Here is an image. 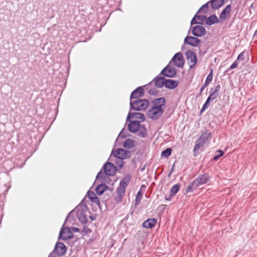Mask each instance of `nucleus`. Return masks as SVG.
<instances>
[{
    "instance_id": "obj_1",
    "label": "nucleus",
    "mask_w": 257,
    "mask_h": 257,
    "mask_svg": "<svg viewBox=\"0 0 257 257\" xmlns=\"http://www.w3.org/2000/svg\"><path fill=\"white\" fill-rule=\"evenodd\" d=\"M166 99L164 97L156 99L153 106L148 111V116L153 120L158 119L163 114L165 105Z\"/></svg>"
},
{
    "instance_id": "obj_2",
    "label": "nucleus",
    "mask_w": 257,
    "mask_h": 257,
    "mask_svg": "<svg viewBox=\"0 0 257 257\" xmlns=\"http://www.w3.org/2000/svg\"><path fill=\"white\" fill-rule=\"evenodd\" d=\"M128 129L132 133H137V135L141 138H145L148 135L145 125L141 124L138 120L131 121L128 124Z\"/></svg>"
},
{
    "instance_id": "obj_3",
    "label": "nucleus",
    "mask_w": 257,
    "mask_h": 257,
    "mask_svg": "<svg viewBox=\"0 0 257 257\" xmlns=\"http://www.w3.org/2000/svg\"><path fill=\"white\" fill-rule=\"evenodd\" d=\"M149 105V102L147 99H138L130 102L131 109L139 111L147 109Z\"/></svg>"
},
{
    "instance_id": "obj_4",
    "label": "nucleus",
    "mask_w": 257,
    "mask_h": 257,
    "mask_svg": "<svg viewBox=\"0 0 257 257\" xmlns=\"http://www.w3.org/2000/svg\"><path fill=\"white\" fill-rule=\"evenodd\" d=\"M220 89V86L219 85H217L214 90L213 89H211L210 90V94L208 97L207 98L205 103L203 105L201 109V112H202L205 110H206L210 105V102L213 101L215 99H216L218 96V91Z\"/></svg>"
},
{
    "instance_id": "obj_5",
    "label": "nucleus",
    "mask_w": 257,
    "mask_h": 257,
    "mask_svg": "<svg viewBox=\"0 0 257 257\" xmlns=\"http://www.w3.org/2000/svg\"><path fill=\"white\" fill-rule=\"evenodd\" d=\"M131 154V152L129 151L123 149H117L112 150L111 155L117 159L124 160L129 158Z\"/></svg>"
},
{
    "instance_id": "obj_6",
    "label": "nucleus",
    "mask_w": 257,
    "mask_h": 257,
    "mask_svg": "<svg viewBox=\"0 0 257 257\" xmlns=\"http://www.w3.org/2000/svg\"><path fill=\"white\" fill-rule=\"evenodd\" d=\"M186 59L189 61L190 68H193L197 62V56L195 53L191 50H188L186 52Z\"/></svg>"
},
{
    "instance_id": "obj_7",
    "label": "nucleus",
    "mask_w": 257,
    "mask_h": 257,
    "mask_svg": "<svg viewBox=\"0 0 257 257\" xmlns=\"http://www.w3.org/2000/svg\"><path fill=\"white\" fill-rule=\"evenodd\" d=\"M210 177L208 174H204L199 175L194 180V185L196 187H199L200 186L206 184L209 182Z\"/></svg>"
},
{
    "instance_id": "obj_8",
    "label": "nucleus",
    "mask_w": 257,
    "mask_h": 257,
    "mask_svg": "<svg viewBox=\"0 0 257 257\" xmlns=\"http://www.w3.org/2000/svg\"><path fill=\"white\" fill-rule=\"evenodd\" d=\"M105 173L109 176L114 175L116 171L117 168L110 162H107L103 167Z\"/></svg>"
},
{
    "instance_id": "obj_9",
    "label": "nucleus",
    "mask_w": 257,
    "mask_h": 257,
    "mask_svg": "<svg viewBox=\"0 0 257 257\" xmlns=\"http://www.w3.org/2000/svg\"><path fill=\"white\" fill-rule=\"evenodd\" d=\"M66 251V247L65 245L62 242H58L55 245L53 253L58 256H62L65 253Z\"/></svg>"
},
{
    "instance_id": "obj_10",
    "label": "nucleus",
    "mask_w": 257,
    "mask_h": 257,
    "mask_svg": "<svg viewBox=\"0 0 257 257\" xmlns=\"http://www.w3.org/2000/svg\"><path fill=\"white\" fill-rule=\"evenodd\" d=\"M206 32L205 28L201 25L196 26L192 29V34L195 37H202L205 35Z\"/></svg>"
},
{
    "instance_id": "obj_11",
    "label": "nucleus",
    "mask_w": 257,
    "mask_h": 257,
    "mask_svg": "<svg viewBox=\"0 0 257 257\" xmlns=\"http://www.w3.org/2000/svg\"><path fill=\"white\" fill-rule=\"evenodd\" d=\"M132 179V175L130 174H126L121 180L118 188L125 191L126 187L128 185Z\"/></svg>"
},
{
    "instance_id": "obj_12",
    "label": "nucleus",
    "mask_w": 257,
    "mask_h": 257,
    "mask_svg": "<svg viewBox=\"0 0 257 257\" xmlns=\"http://www.w3.org/2000/svg\"><path fill=\"white\" fill-rule=\"evenodd\" d=\"M171 61H173L175 65L178 67H181L184 65L183 57L181 52L176 53L174 56Z\"/></svg>"
},
{
    "instance_id": "obj_13",
    "label": "nucleus",
    "mask_w": 257,
    "mask_h": 257,
    "mask_svg": "<svg viewBox=\"0 0 257 257\" xmlns=\"http://www.w3.org/2000/svg\"><path fill=\"white\" fill-rule=\"evenodd\" d=\"M200 42V40L198 38L192 36H187L184 39L185 43L193 47L198 46Z\"/></svg>"
},
{
    "instance_id": "obj_14",
    "label": "nucleus",
    "mask_w": 257,
    "mask_h": 257,
    "mask_svg": "<svg viewBox=\"0 0 257 257\" xmlns=\"http://www.w3.org/2000/svg\"><path fill=\"white\" fill-rule=\"evenodd\" d=\"M144 94V89L142 87H138L134 90L130 96V100L132 101V99H138L143 96Z\"/></svg>"
},
{
    "instance_id": "obj_15",
    "label": "nucleus",
    "mask_w": 257,
    "mask_h": 257,
    "mask_svg": "<svg viewBox=\"0 0 257 257\" xmlns=\"http://www.w3.org/2000/svg\"><path fill=\"white\" fill-rule=\"evenodd\" d=\"M87 210L83 209L78 208L76 211L77 216L82 223H85L87 221Z\"/></svg>"
},
{
    "instance_id": "obj_16",
    "label": "nucleus",
    "mask_w": 257,
    "mask_h": 257,
    "mask_svg": "<svg viewBox=\"0 0 257 257\" xmlns=\"http://www.w3.org/2000/svg\"><path fill=\"white\" fill-rule=\"evenodd\" d=\"M176 70L174 68L171 67L167 65L161 71V74L168 77H174L176 74Z\"/></svg>"
},
{
    "instance_id": "obj_17",
    "label": "nucleus",
    "mask_w": 257,
    "mask_h": 257,
    "mask_svg": "<svg viewBox=\"0 0 257 257\" xmlns=\"http://www.w3.org/2000/svg\"><path fill=\"white\" fill-rule=\"evenodd\" d=\"M72 234L69 228H62L59 234V237L63 240H67L72 237Z\"/></svg>"
},
{
    "instance_id": "obj_18",
    "label": "nucleus",
    "mask_w": 257,
    "mask_h": 257,
    "mask_svg": "<svg viewBox=\"0 0 257 257\" xmlns=\"http://www.w3.org/2000/svg\"><path fill=\"white\" fill-rule=\"evenodd\" d=\"M135 118L140 120V122L144 121L145 119V115L140 112H132L129 113L126 120H128L130 118Z\"/></svg>"
},
{
    "instance_id": "obj_19",
    "label": "nucleus",
    "mask_w": 257,
    "mask_h": 257,
    "mask_svg": "<svg viewBox=\"0 0 257 257\" xmlns=\"http://www.w3.org/2000/svg\"><path fill=\"white\" fill-rule=\"evenodd\" d=\"M87 197L92 203L99 205V200L93 191H88L87 193Z\"/></svg>"
},
{
    "instance_id": "obj_20",
    "label": "nucleus",
    "mask_w": 257,
    "mask_h": 257,
    "mask_svg": "<svg viewBox=\"0 0 257 257\" xmlns=\"http://www.w3.org/2000/svg\"><path fill=\"white\" fill-rule=\"evenodd\" d=\"M179 84V82L172 79H165L164 86L169 89H174Z\"/></svg>"
},
{
    "instance_id": "obj_21",
    "label": "nucleus",
    "mask_w": 257,
    "mask_h": 257,
    "mask_svg": "<svg viewBox=\"0 0 257 257\" xmlns=\"http://www.w3.org/2000/svg\"><path fill=\"white\" fill-rule=\"evenodd\" d=\"M231 9L230 5H227L226 8L222 11L219 16V20L220 21L225 20L227 15H229Z\"/></svg>"
},
{
    "instance_id": "obj_22",
    "label": "nucleus",
    "mask_w": 257,
    "mask_h": 257,
    "mask_svg": "<svg viewBox=\"0 0 257 257\" xmlns=\"http://www.w3.org/2000/svg\"><path fill=\"white\" fill-rule=\"evenodd\" d=\"M212 79H213V74H212V70L211 71L210 73L208 75L205 83L203 84V85L201 87L200 92H199V94H198V96L201 95L202 91L208 85V84L212 81Z\"/></svg>"
},
{
    "instance_id": "obj_23",
    "label": "nucleus",
    "mask_w": 257,
    "mask_h": 257,
    "mask_svg": "<svg viewBox=\"0 0 257 257\" xmlns=\"http://www.w3.org/2000/svg\"><path fill=\"white\" fill-rule=\"evenodd\" d=\"M211 4L212 9L217 10L219 9L224 3L223 0H211L209 2Z\"/></svg>"
},
{
    "instance_id": "obj_24",
    "label": "nucleus",
    "mask_w": 257,
    "mask_h": 257,
    "mask_svg": "<svg viewBox=\"0 0 257 257\" xmlns=\"http://www.w3.org/2000/svg\"><path fill=\"white\" fill-rule=\"evenodd\" d=\"M165 79V78L163 76L157 77L153 79V81L157 87L161 88L164 85Z\"/></svg>"
},
{
    "instance_id": "obj_25",
    "label": "nucleus",
    "mask_w": 257,
    "mask_h": 257,
    "mask_svg": "<svg viewBox=\"0 0 257 257\" xmlns=\"http://www.w3.org/2000/svg\"><path fill=\"white\" fill-rule=\"evenodd\" d=\"M125 192V190L117 188L116 190V195L114 197V200L116 202L119 203L122 201Z\"/></svg>"
},
{
    "instance_id": "obj_26",
    "label": "nucleus",
    "mask_w": 257,
    "mask_h": 257,
    "mask_svg": "<svg viewBox=\"0 0 257 257\" xmlns=\"http://www.w3.org/2000/svg\"><path fill=\"white\" fill-rule=\"evenodd\" d=\"M157 223V220L155 218H150L146 220L143 224L144 228H152Z\"/></svg>"
},
{
    "instance_id": "obj_27",
    "label": "nucleus",
    "mask_w": 257,
    "mask_h": 257,
    "mask_svg": "<svg viewBox=\"0 0 257 257\" xmlns=\"http://www.w3.org/2000/svg\"><path fill=\"white\" fill-rule=\"evenodd\" d=\"M219 22H220V20H218L217 17L215 15L210 16L206 20V24L208 25H212Z\"/></svg>"
},
{
    "instance_id": "obj_28",
    "label": "nucleus",
    "mask_w": 257,
    "mask_h": 257,
    "mask_svg": "<svg viewBox=\"0 0 257 257\" xmlns=\"http://www.w3.org/2000/svg\"><path fill=\"white\" fill-rule=\"evenodd\" d=\"M123 147L126 149H131L135 147V143L131 139H127L124 142Z\"/></svg>"
},
{
    "instance_id": "obj_29",
    "label": "nucleus",
    "mask_w": 257,
    "mask_h": 257,
    "mask_svg": "<svg viewBox=\"0 0 257 257\" xmlns=\"http://www.w3.org/2000/svg\"><path fill=\"white\" fill-rule=\"evenodd\" d=\"M108 187L105 184H100L96 188L95 191L97 195H101L105 190L107 189Z\"/></svg>"
},
{
    "instance_id": "obj_30",
    "label": "nucleus",
    "mask_w": 257,
    "mask_h": 257,
    "mask_svg": "<svg viewBox=\"0 0 257 257\" xmlns=\"http://www.w3.org/2000/svg\"><path fill=\"white\" fill-rule=\"evenodd\" d=\"M210 134L208 133L207 132H204L200 136L199 138V141L202 143H205L207 139L210 137Z\"/></svg>"
},
{
    "instance_id": "obj_31",
    "label": "nucleus",
    "mask_w": 257,
    "mask_h": 257,
    "mask_svg": "<svg viewBox=\"0 0 257 257\" xmlns=\"http://www.w3.org/2000/svg\"><path fill=\"white\" fill-rule=\"evenodd\" d=\"M181 184H176L174 185L170 189V193L172 196L175 195L180 190Z\"/></svg>"
},
{
    "instance_id": "obj_32",
    "label": "nucleus",
    "mask_w": 257,
    "mask_h": 257,
    "mask_svg": "<svg viewBox=\"0 0 257 257\" xmlns=\"http://www.w3.org/2000/svg\"><path fill=\"white\" fill-rule=\"evenodd\" d=\"M172 150L171 148H167L164 151H163L161 153V156L167 158L168 157L170 156L171 154Z\"/></svg>"
},
{
    "instance_id": "obj_33",
    "label": "nucleus",
    "mask_w": 257,
    "mask_h": 257,
    "mask_svg": "<svg viewBox=\"0 0 257 257\" xmlns=\"http://www.w3.org/2000/svg\"><path fill=\"white\" fill-rule=\"evenodd\" d=\"M209 2L207 3L205 5H203L199 10L198 13H206L207 12L208 8H209Z\"/></svg>"
},
{
    "instance_id": "obj_34",
    "label": "nucleus",
    "mask_w": 257,
    "mask_h": 257,
    "mask_svg": "<svg viewBox=\"0 0 257 257\" xmlns=\"http://www.w3.org/2000/svg\"><path fill=\"white\" fill-rule=\"evenodd\" d=\"M198 187H196V186L194 185V181H193V182L189 184L186 188V192L187 193H189V192H192L194 190H195V189H196Z\"/></svg>"
},
{
    "instance_id": "obj_35",
    "label": "nucleus",
    "mask_w": 257,
    "mask_h": 257,
    "mask_svg": "<svg viewBox=\"0 0 257 257\" xmlns=\"http://www.w3.org/2000/svg\"><path fill=\"white\" fill-rule=\"evenodd\" d=\"M224 155V152L221 150H218L216 151L215 155L213 157L214 160H216L219 159V158Z\"/></svg>"
},
{
    "instance_id": "obj_36",
    "label": "nucleus",
    "mask_w": 257,
    "mask_h": 257,
    "mask_svg": "<svg viewBox=\"0 0 257 257\" xmlns=\"http://www.w3.org/2000/svg\"><path fill=\"white\" fill-rule=\"evenodd\" d=\"M196 18L198 20V23L199 24H202V22L205 20L206 16L203 15H196Z\"/></svg>"
},
{
    "instance_id": "obj_37",
    "label": "nucleus",
    "mask_w": 257,
    "mask_h": 257,
    "mask_svg": "<svg viewBox=\"0 0 257 257\" xmlns=\"http://www.w3.org/2000/svg\"><path fill=\"white\" fill-rule=\"evenodd\" d=\"M124 129H122L120 133L119 134L117 138L116 139V141H118V139L120 138H125L126 137L125 134L123 132Z\"/></svg>"
},
{
    "instance_id": "obj_38",
    "label": "nucleus",
    "mask_w": 257,
    "mask_h": 257,
    "mask_svg": "<svg viewBox=\"0 0 257 257\" xmlns=\"http://www.w3.org/2000/svg\"><path fill=\"white\" fill-rule=\"evenodd\" d=\"M238 64L236 62V61H234L232 65L230 66V67L228 68V70L233 69L234 68H236L237 67Z\"/></svg>"
},
{
    "instance_id": "obj_39",
    "label": "nucleus",
    "mask_w": 257,
    "mask_h": 257,
    "mask_svg": "<svg viewBox=\"0 0 257 257\" xmlns=\"http://www.w3.org/2000/svg\"><path fill=\"white\" fill-rule=\"evenodd\" d=\"M244 59V52H242L238 55L237 59L238 60H243Z\"/></svg>"
},
{
    "instance_id": "obj_40",
    "label": "nucleus",
    "mask_w": 257,
    "mask_h": 257,
    "mask_svg": "<svg viewBox=\"0 0 257 257\" xmlns=\"http://www.w3.org/2000/svg\"><path fill=\"white\" fill-rule=\"evenodd\" d=\"M203 144V143H202L201 142L200 143L197 144L195 146V148L194 149V151L195 152L196 151L199 150L200 148V147L202 146Z\"/></svg>"
},
{
    "instance_id": "obj_41",
    "label": "nucleus",
    "mask_w": 257,
    "mask_h": 257,
    "mask_svg": "<svg viewBox=\"0 0 257 257\" xmlns=\"http://www.w3.org/2000/svg\"><path fill=\"white\" fill-rule=\"evenodd\" d=\"M142 193H141L140 191H139L137 194V197H136V202H137L138 201H140L141 200V197H142Z\"/></svg>"
},
{
    "instance_id": "obj_42",
    "label": "nucleus",
    "mask_w": 257,
    "mask_h": 257,
    "mask_svg": "<svg viewBox=\"0 0 257 257\" xmlns=\"http://www.w3.org/2000/svg\"><path fill=\"white\" fill-rule=\"evenodd\" d=\"M196 15H195L194 18L192 19L191 22V25H193L196 24H198V21L196 20Z\"/></svg>"
},
{
    "instance_id": "obj_43",
    "label": "nucleus",
    "mask_w": 257,
    "mask_h": 257,
    "mask_svg": "<svg viewBox=\"0 0 257 257\" xmlns=\"http://www.w3.org/2000/svg\"><path fill=\"white\" fill-rule=\"evenodd\" d=\"M31 155H32V154H31V153H30V155H29L28 156V157L26 158V159H25L26 161H27V160L29 159V157H30V156H31Z\"/></svg>"
},
{
    "instance_id": "obj_44",
    "label": "nucleus",
    "mask_w": 257,
    "mask_h": 257,
    "mask_svg": "<svg viewBox=\"0 0 257 257\" xmlns=\"http://www.w3.org/2000/svg\"><path fill=\"white\" fill-rule=\"evenodd\" d=\"M254 36H257V30L255 31Z\"/></svg>"
},
{
    "instance_id": "obj_45",
    "label": "nucleus",
    "mask_w": 257,
    "mask_h": 257,
    "mask_svg": "<svg viewBox=\"0 0 257 257\" xmlns=\"http://www.w3.org/2000/svg\"><path fill=\"white\" fill-rule=\"evenodd\" d=\"M74 229V230H75V231H78V230H79V229H78V228H74V229Z\"/></svg>"
},
{
    "instance_id": "obj_46",
    "label": "nucleus",
    "mask_w": 257,
    "mask_h": 257,
    "mask_svg": "<svg viewBox=\"0 0 257 257\" xmlns=\"http://www.w3.org/2000/svg\"><path fill=\"white\" fill-rule=\"evenodd\" d=\"M145 166H144V167L141 169V171H144V169H145Z\"/></svg>"
},
{
    "instance_id": "obj_47",
    "label": "nucleus",
    "mask_w": 257,
    "mask_h": 257,
    "mask_svg": "<svg viewBox=\"0 0 257 257\" xmlns=\"http://www.w3.org/2000/svg\"><path fill=\"white\" fill-rule=\"evenodd\" d=\"M100 173H98L97 176H99L100 175Z\"/></svg>"
}]
</instances>
